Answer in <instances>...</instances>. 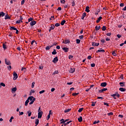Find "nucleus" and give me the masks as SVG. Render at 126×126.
I'll return each instance as SVG.
<instances>
[{
	"label": "nucleus",
	"instance_id": "39",
	"mask_svg": "<svg viewBox=\"0 0 126 126\" xmlns=\"http://www.w3.org/2000/svg\"><path fill=\"white\" fill-rule=\"evenodd\" d=\"M76 42L77 44H80V39H77L76 40Z\"/></svg>",
	"mask_w": 126,
	"mask_h": 126
},
{
	"label": "nucleus",
	"instance_id": "26",
	"mask_svg": "<svg viewBox=\"0 0 126 126\" xmlns=\"http://www.w3.org/2000/svg\"><path fill=\"white\" fill-rule=\"evenodd\" d=\"M66 21L65 20H63L61 23V25H64V23H65Z\"/></svg>",
	"mask_w": 126,
	"mask_h": 126
},
{
	"label": "nucleus",
	"instance_id": "64",
	"mask_svg": "<svg viewBox=\"0 0 126 126\" xmlns=\"http://www.w3.org/2000/svg\"><path fill=\"white\" fill-rule=\"evenodd\" d=\"M117 37H118V38H121V37H122V35L120 34H118L117 35Z\"/></svg>",
	"mask_w": 126,
	"mask_h": 126
},
{
	"label": "nucleus",
	"instance_id": "3",
	"mask_svg": "<svg viewBox=\"0 0 126 126\" xmlns=\"http://www.w3.org/2000/svg\"><path fill=\"white\" fill-rule=\"evenodd\" d=\"M92 45L93 47H98V46H99V45H100V43L93 42L92 43Z\"/></svg>",
	"mask_w": 126,
	"mask_h": 126
},
{
	"label": "nucleus",
	"instance_id": "23",
	"mask_svg": "<svg viewBox=\"0 0 126 126\" xmlns=\"http://www.w3.org/2000/svg\"><path fill=\"white\" fill-rule=\"evenodd\" d=\"M17 90V88H16V87L13 88L12 89V92H16Z\"/></svg>",
	"mask_w": 126,
	"mask_h": 126
},
{
	"label": "nucleus",
	"instance_id": "45",
	"mask_svg": "<svg viewBox=\"0 0 126 126\" xmlns=\"http://www.w3.org/2000/svg\"><path fill=\"white\" fill-rule=\"evenodd\" d=\"M61 25V24H60V23H56L55 24V26H56V27H59V26H60Z\"/></svg>",
	"mask_w": 126,
	"mask_h": 126
},
{
	"label": "nucleus",
	"instance_id": "47",
	"mask_svg": "<svg viewBox=\"0 0 126 126\" xmlns=\"http://www.w3.org/2000/svg\"><path fill=\"white\" fill-rule=\"evenodd\" d=\"M32 93H35V91L33 90H31V92H30V94L31 95V94H32Z\"/></svg>",
	"mask_w": 126,
	"mask_h": 126
},
{
	"label": "nucleus",
	"instance_id": "33",
	"mask_svg": "<svg viewBox=\"0 0 126 126\" xmlns=\"http://www.w3.org/2000/svg\"><path fill=\"white\" fill-rule=\"evenodd\" d=\"M52 54V55H57V51H56V49H54Z\"/></svg>",
	"mask_w": 126,
	"mask_h": 126
},
{
	"label": "nucleus",
	"instance_id": "14",
	"mask_svg": "<svg viewBox=\"0 0 126 126\" xmlns=\"http://www.w3.org/2000/svg\"><path fill=\"white\" fill-rule=\"evenodd\" d=\"M5 15V14L3 12H0V17H3Z\"/></svg>",
	"mask_w": 126,
	"mask_h": 126
},
{
	"label": "nucleus",
	"instance_id": "7",
	"mask_svg": "<svg viewBox=\"0 0 126 126\" xmlns=\"http://www.w3.org/2000/svg\"><path fill=\"white\" fill-rule=\"evenodd\" d=\"M42 116H43V112H39L38 113V119H41V118H42Z\"/></svg>",
	"mask_w": 126,
	"mask_h": 126
},
{
	"label": "nucleus",
	"instance_id": "63",
	"mask_svg": "<svg viewBox=\"0 0 126 126\" xmlns=\"http://www.w3.org/2000/svg\"><path fill=\"white\" fill-rule=\"evenodd\" d=\"M76 95H78V93H73L72 94L73 96H76Z\"/></svg>",
	"mask_w": 126,
	"mask_h": 126
},
{
	"label": "nucleus",
	"instance_id": "38",
	"mask_svg": "<svg viewBox=\"0 0 126 126\" xmlns=\"http://www.w3.org/2000/svg\"><path fill=\"white\" fill-rule=\"evenodd\" d=\"M61 124H64L65 123V121H64V120L63 119H62L61 121Z\"/></svg>",
	"mask_w": 126,
	"mask_h": 126
},
{
	"label": "nucleus",
	"instance_id": "19",
	"mask_svg": "<svg viewBox=\"0 0 126 126\" xmlns=\"http://www.w3.org/2000/svg\"><path fill=\"white\" fill-rule=\"evenodd\" d=\"M120 91H121V92H125V91H126V89L124 88H120L119 89Z\"/></svg>",
	"mask_w": 126,
	"mask_h": 126
},
{
	"label": "nucleus",
	"instance_id": "20",
	"mask_svg": "<svg viewBox=\"0 0 126 126\" xmlns=\"http://www.w3.org/2000/svg\"><path fill=\"white\" fill-rule=\"evenodd\" d=\"M4 19H10V17H9V16H8V15L7 14L5 15Z\"/></svg>",
	"mask_w": 126,
	"mask_h": 126
},
{
	"label": "nucleus",
	"instance_id": "10",
	"mask_svg": "<svg viewBox=\"0 0 126 126\" xmlns=\"http://www.w3.org/2000/svg\"><path fill=\"white\" fill-rule=\"evenodd\" d=\"M75 72V69L74 68H70V69H69V72H70V73H73Z\"/></svg>",
	"mask_w": 126,
	"mask_h": 126
},
{
	"label": "nucleus",
	"instance_id": "59",
	"mask_svg": "<svg viewBox=\"0 0 126 126\" xmlns=\"http://www.w3.org/2000/svg\"><path fill=\"white\" fill-rule=\"evenodd\" d=\"M58 73H59V71L57 70L53 73V74H58Z\"/></svg>",
	"mask_w": 126,
	"mask_h": 126
},
{
	"label": "nucleus",
	"instance_id": "49",
	"mask_svg": "<svg viewBox=\"0 0 126 126\" xmlns=\"http://www.w3.org/2000/svg\"><path fill=\"white\" fill-rule=\"evenodd\" d=\"M41 112H43L41 110V107H39L38 110V113H41Z\"/></svg>",
	"mask_w": 126,
	"mask_h": 126
},
{
	"label": "nucleus",
	"instance_id": "28",
	"mask_svg": "<svg viewBox=\"0 0 126 126\" xmlns=\"http://www.w3.org/2000/svg\"><path fill=\"white\" fill-rule=\"evenodd\" d=\"M1 86H3V87H5V84L3 83H1L0 84V88L1 87Z\"/></svg>",
	"mask_w": 126,
	"mask_h": 126
},
{
	"label": "nucleus",
	"instance_id": "16",
	"mask_svg": "<svg viewBox=\"0 0 126 126\" xmlns=\"http://www.w3.org/2000/svg\"><path fill=\"white\" fill-rule=\"evenodd\" d=\"M86 16V13L85 12L83 13L81 17V19L83 20L84 19V17Z\"/></svg>",
	"mask_w": 126,
	"mask_h": 126
},
{
	"label": "nucleus",
	"instance_id": "22",
	"mask_svg": "<svg viewBox=\"0 0 126 126\" xmlns=\"http://www.w3.org/2000/svg\"><path fill=\"white\" fill-rule=\"evenodd\" d=\"M35 124L36 126H38V125H39V119H35Z\"/></svg>",
	"mask_w": 126,
	"mask_h": 126
},
{
	"label": "nucleus",
	"instance_id": "12",
	"mask_svg": "<svg viewBox=\"0 0 126 126\" xmlns=\"http://www.w3.org/2000/svg\"><path fill=\"white\" fill-rule=\"evenodd\" d=\"M119 84L121 87H125L126 83L125 82H120Z\"/></svg>",
	"mask_w": 126,
	"mask_h": 126
},
{
	"label": "nucleus",
	"instance_id": "58",
	"mask_svg": "<svg viewBox=\"0 0 126 126\" xmlns=\"http://www.w3.org/2000/svg\"><path fill=\"white\" fill-rule=\"evenodd\" d=\"M72 58H73V56L72 55H69L68 57V59H69V60H70L71 59H72Z\"/></svg>",
	"mask_w": 126,
	"mask_h": 126
},
{
	"label": "nucleus",
	"instance_id": "40",
	"mask_svg": "<svg viewBox=\"0 0 126 126\" xmlns=\"http://www.w3.org/2000/svg\"><path fill=\"white\" fill-rule=\"evenodd\" d=\"M70 109H67L64 110V113H68V112H69L70 111Z\"/></svg>",
	"mask_w": 126,
	"mask_h": 126
},
{
	"label": "nucleus",
	"instance_id": "32",
	"mask_svg": "<svg viewBox=\"0 0 126 126\" xmlns=\"http://www.w3.org/2000/svg\"><path fill=\"white\" fill-rule=\"evenodd\" d=\"M112 55L114 56V57H117V53H116V52L113 51L112 53Z\"/></svg>",
	"mask_w": 126,
	"mask_h": 126
},
{
	"label": "nucleus",
	"instance_id": "43",
	"mask_svg": "<svg viewBox=\"0 0 126 126\" xmlns=\"http://www.w3.org/2000/svg\"><path fill=\"white\" fill-rule=\"evenodd\" d=\"M3 48L4 50L6 49V45H5L4 43L3 44Z\"/></svg>",
	"mask_w": 126,
	"mask_h": 126
},
{
	"label": "nucleus",
	"instance_id": "8",
	"mask_svg": "<svg viewBox=\"0 0 126 126\" xmlns=\"http://www.w3.org/2000/svg\"><path fill=\"white\" fill-rule=\"evenodd\" d=\"M100 86H101V87H106V86H107V83L106 82L102 83L100 84Z\"/></svg>",
	"mask_w": 126,
	"mask_h": 126
},
{
	"label": "nucleus",
	"instance_id": "36",
	"mask_svg": "<svg viewBox=\"0 0 126 126\" xmlns=\"http://www.w3.org/2000/svg\"><path fill=\"white\" fill-rule=\"evenodd\" d=\"M29 103V100L28 99H27L25 101V106H28Z\"/></svg>",
	"mask_w": 126,
	"mask_h": 126
},
{
	"label": "nucleus",
	"instance_id": "42",
	"mask_svg": "<svg viewBox=\"0 0 126 126\" xmlns=\"http://www.w3.org/2000/svg\"><path fill=\"white\" fill-rule=\"evenodd\" d=\"M83 110V108H79L78 112L79 113H81V112H82V110Z\"/></svg>",
	"mask_w": 126,
	"mask_h": 126
},
{
	"label": "nucleus",
	"instance_id": "50",
	"mask_svg": "<svg viewBox=\"0 0 126 126\" xmlns=\"http://www.w3.org/2000/svg\"><path fill=\"white\" fill-rule=\"evenodd\" d=\"M24 114V112L19 111V116H22V115H23Z\"/></svg>",
	"mask_w": 126,
	"mask_h": 126
},
{
	"label": "nucleus",
	"instance_id": "57",
	"mask_svg": "<svg viewBox=\"0 0 126 126\" xmlns=\"http://www.w3.org/2000/svg\"><path fill=\"white\" fill-rule=\"evenodd\" d=\"M7 68L9 70H11V65H9L7 67Z\"/></svg>",
	"mask_w": 126,
	"mask_h": 126
},
{
	"label": "nucleus",
	"instance_id": "30",
	"mask_svg": "<svg viewBox=\"0 0 126 126\" xmlns=\"http://www.w3.org/2000/svg\"><path fill=\"white\" fill-rule=\"evenodd\" d=\"M36 100V98H33V100H32L31 102L29 103L30 105H32L34 102H35V100Z\"/></svg>",
	"mask_w": 126,
	"mask_h": 126
},
{
	"label": "nucleus",
	"instance_id": "2",
	"mask_svg": "<svg viewBox=\"0 0 126 126\" xmlns=\"http://www.w3.org/2000/svg\"><path fill=\"white\" fill-rule=\"evenodd\" d=\"M111 96L112 97H117L118 98H120V94H119V93H116L113 94H111Z\"/></svg>",
	"mask_w": 126,
	"mask_h": 126
},
{
	"label": "nucleus",
	"instance_id": "60",
	"mask_svg": "<svg viewBox=\"0 0 126 126\" xmlns=\"http://www.w3.org/2000/svg\"><path fill=\"white\" fill-rule=\"evenodd\" d=\"M108 116H113V112L108 113Z\"/></svg>",
	"mask_w": 126,
	"mask_h": 126
},
{
	"label": "nucleus",
	"instance_id": "25",
	"mask_svg": "<svg viewBox=\"0 0 126 126\" xmlns=\"http://www.w3.org/2000/svg\"><path fill=\"white\" fill-rule=\"evenodd\" d=\"M52 47H53V45L50 46H47V47H46V48H45V50H46V51H48V50H50V49H51V48H52Z\"/></svg>",
	"mask_w": 126,
	"mask_h": 126
},
{
	"label": "nucleus",
	"instance_id": "31",
	"mask_svg": "<svg viewBox=\"0 0 126 126\" xmlns=\"http://www.w3.org/2000/svg\"><path fill=\"white\" fill-rule=\"evenodd\" d=\"M27 114H28L29 117H31V115L32 114V112H31V111H27Z\"/></svg>",
	"mask_w": 126,
	"mask_h": 126
},
{
	"label": "nucleus",
	"instance_id": "51",
	"mask_svg": "<svg viewBox=\"0 0 126 126\" xmlns=\"http://www.w3.org/2000/svg\"><path fill=\"white\" fill-rule=\"evenodd\" d=\"M34 43H35V44H37V42H36V41H35V40H32L31 42V45H33V44H34Z\"/></svg>",
	"mask_w": 126,
	"mask_h": 126
},
{
	"label": "nucleus",
	"instance_id": "17",
	"mask_svg": "<svg viewBox=\"0 0 126 126\" xmlns=\"http://www.w3.org/2000/svg\"><path fill=\"white\" fill-rule=\"evenodd\" d=\"M51 112H52V111L50 110L49 114V115H48V116L46 118L47 121L50 120V118H51V116L50 115H51Z\"/></svg>",
	"mask_w": 126,
	"mask_h": 126
},
{
	"label": "nucleus",
	"instance_id": "41",
	"mask_svg": "<svg viewBox=\"0 0 126 126\" xmlns=\"http://www.w3.org/2000/svg\"><path fill=\"white\" fill-rule=\"evenodd\" d=\"M21 22H23L22 20H23V18L22 16H20V19L19 20Z\"/></svg>",
	"mask_w": 126,
	"mask_h": 126
},
{
	"label": "nucleus",
	"instance_id": "29",
	"mask_svg": "<svg viewBox=\"0 0 126 126\" xmlns=\"http://www.w3.org/2000/svg\"><path fill=\"white\" fill-rule=\"evenodd\" d=\"M100 26H96L95 27V30H96V31H98V30H100Z\"/></svg>",
	"mask_w": 126,
	"mask_h": 126
},
{
	"label": "nucleus",
	"instance_id": "11",
	"mask_svg": "<svg viewBox=\"0 0 126 126\" xmlns=\"http://www.w3.org/2000/svg\"><path fill=\"white\" fill-rule=\"evenodd\" d=\"M35 99V98H34V97L33 96H29L28 98V99L29 100H30L31 101H33V100Z\"/></svg>",
	"mask_w": 126,
	"mask_h": 126
},
{
	"label": "nucleus",
	"instance_id": "34",
	"mask_svg": "<svg viewBox=\"0 0 126 126\" xmlns=\"http://www.w3.org/2000/svg\"><path fill=\"white\" fill-rule=\"evenodd\" d=\"M70 41L68 39H67L64 41V44H68V43H70Z\"/></svg>",
	"mask_w": 126,
	"mask_h": 126
},
{
	"label": "nucleus",
	"instance_id": "13",
	"mask_svg": "<svg viewBox=\"0 0 126 126\" xmlns=\"http://www.w3.org/2000/svg\"><path fill=\"white\" fill-rule=\"evenodd\" d=\"M35 24H36V21H32L30 23L31 26H34V25H35Z\"/></svg>",
	"mask_w": 126,
	"mask_h": 126
},
{
	"label": "nucleus",
	"instance_id": "15",
	"mask_svg": "<svg viewBox=\"0 0 126 126\" xmlns=\"http://www.w3.org/2000/svg\"><path fill=\"white\" fill-rule=\"evenodd\" d=\"M100 52H101L102 53H105V50L104 49L98 50L96 51V53H100Z\"/></svg>",
	"mask_w": 126,
	"mask_h": 126
},
{
	"label": "nucleus",
	"instance_id": "24",
	"mask_svg": "<svg viewBox=\"0 0 126 126\" xmlns=\"http://www.w3.org/2000/svg\"><path fill=\"white\" fill-rule=\"evenodd\" d=\"M78 121L79 123H81L82 122V117L80 116L79 118H78Z\"/></svg>",
	"mask_w": 126,
	"mask_h": 126
},
{
	"label": "nucleus",
	"instance_id": "35",
	"mask_svg": "<svg viewBox=\"0 0 126 126\" xmlns=\"http://www.w3.org/2000/svg\"><path fill=\"white\" fill-rule=\"evenodd\" d=\"M100 123V121L97 120V121H94L93 123V125H96V124H99Z\"/></svg>",
	"mask_w": 126,
	"mask_h": 126
},
{
	"label": "nucleus",
	"instance_id": "4",
	"mask_svg": "<svg viewBox=\"0 0 126 126\" xmlns=\"http://www.w3.org/2000/svg\"><path fill=\"white\" fill-rule=\"evenodd\" d=\"M5 63L7 65H10L11 64L10 61L7 59H5Z\"/></svg>",
	"mask_w": 126,
	"mask_h": 126
},
{
	"label": "nucleus",
	"instance_id": "54",
	"mask_svg": "<svg viewBox=\"0 0 126 126\" xmlns=\"http://www.w3.org/2000/svg\"><path fill=\"white\" fill-rule=\"evenodd\" d=\"M91 66L92 67H94V66H95V63H93L91 64Z\"/></svg>",
	"mask_w": 126,
	"mask_h": 126
},
{
	"label": "nucleus",
	"instance_id": "52",
	"mask_svg": "<svg viewBox=\"0 0 126 126\" xmlns=\"http://www.w3.org/2000/svg\"><path fill=\"white\" fill-rule=\"evenodd\" d=\"M72 6H74L75 5V2H74V1H73L72 2Z\"/></svg>",
	"mask_w": 126,
	"mask_h": 126
},
{
	"label": "nucleus",
	"instance_id": "55",
	"mask_svg": "<svg viewBox=\"0 0 126 126\" xmlns=\"http://www.w3.org/2000/svg\"><path fill=\"white\" fill-rule=\"evenodd\" d=\"M104 105H105V106H107V107H109V103L107 102H104Z\"/></svg>",
	"mask_w": 126,
	"mask_h": 126
},
{
	"label": "nucleus",
	"instance_id": "44",
	"mask_svg": "<svg viewBox=\"0 0 126 126\" xmlns=\"http://www.w3.org/2000/svg\"><path fill=\"white\" fill-rule=\"evenodd\" d=\"M102 31H105L106 30V26H103L102 28Z\"/></svg>",
	"mask_w": 126,
	"mask_h": 126
},
{
	"label": "nucleus",
	"instance_id": "6",
	"mask_svg": "<svg viewBox=\"0 0 126 126\" xmlns=\"http://www.w3.org/2000/svg\"><path fill=\"white\" fill-rule=\"evenodd\" d=\"M62 50H63L64 53H67L68 52V48L67 47H63L62 48Z\"/></svg>",
	"mask_w": 126,
	"mask_h": 126
},
{
	"label": "nucleus",
	"instance_id": "1",
	"mask_svg": "<svg viewBox=\"0 0 126 126\" xmlns=\"http://www.w3.org/2000/svg\"><path fill=\"white\" fill-rule=\"evenodd\" d=\"M13 80H16L17 78H18V75H17V73L15 72H14L13 73Z\"/></svg>",
	"mask_w": 126,
	"mask_h": 126
},
{
	"label": "nucleus",
	"instance_id": "9",
	"mask_svg": "<svg viewBox=\"0 0 126 126\" xmlns=\"http://www.w3.org/2000/svg\"><path fill=\"white\" fill-rule=\"evenodd\" d=\"M108 90V89L107 88H103L100 90L99 91V93H102V92H104V91H107Z\"/></svg>",
	"mask_w": 126,
	"mask_h": 126
},
{
	"label": "nucleus",
	"instance_id": "48",
	"mask_svg": "<svg viewBox=\"0 0 126 126\" xmlns=\"http://www.w3.org/2000/svg\"><path fill=\"white\" fill-rule=\"evenodd\" d=\"M34 86H35V82H32V88H34Z\"/></svg>",
	"mask_w": 126,
	"mask_h": 126
},
{
	"label": "nucleus",
	"instance_id": "27",
	"mask_svg": "<svg viewBox=\"0 0 126 126\" xmlns=\"http://www.w3.org/2000/svg\"><path fill=\"white\" fill-rule=\"evenodd\" d=\"M17 29H16V28L14 27H11L10 28V30H17Z\"/></svg>",
	"mask_w": 126,
	"mask_h": 126
},
{
	"label": "nucleus",
	"instance_id": "53",
	"mask_svg": "<svg viewBox=\"0 0 126 126\" xmlns=\"http://www.w3.org/2000/svg\"><path fill=\"white\" fill-rule=\"evenodd\" d=\"M45 92V90H42L39 92V94H43Z\"/></svg>",
	"mask_w": 126,
	"mask_h": 126
},
{
	"label": "nucleus",
	"instance_id": "61",
	"mask_svg": "<svg viewBox=\"0 0 126 126\" xmlns=\"http://www.w3.org/2000/svg\"><path fill=\"white\" fill-rule=\"evenodd\" d=\"M95 102H92L91 106L92 107H95Z\"/></svg>",
	"mask_w": 126,
	"mask_h": 126
},
{
	"label": "nucleus",
	"instance_id": "21",
	"mask_svg": "<svg viewBox=\"0 0 126 126\" xmlns=\"http://www.w3.org/2000/svg\"><path fill=\"white\" fill-rule=\"evenodd\" d=\"M85 11H86V12H90V10H89V6H87L86 7Z\"/></svg>",
	"mask_w": 126,
	"mask_h": 126
},
{
	"label": "nucleus",
	"instance_id": "37",
	"mask_svg": "<svg viewBox=\"0 0 126 126\" xmlns=\"http://www.w3.org/2000/svg\"><path fill=\"white\" fill-rule=\"evenodd\" d=\"M13 119H14L13 116H11L10 120H9L10 123H12V120H13Z\"/></svg>",
	"mask_w": 126,
	"mask_h": 126
},
{
	"label": "nucleus",
	"instance_id": "18",
	"mask_svg": "<svg viewBox=\"0 0 126 126\" xmlns=\"http://www.w3.org/2000/svg\"><path fill=\"white\" fill-rule=\"evenodd\" d=\"M101 19H102L101 16H100L99 18H98L97 20H96V23H99Z\"/></svg>",
	"mask_w": 126,
	"mask_h": 126
},
{
	"label": "nucleus",
	"instance_id": "56",
	"mask_svg": "<svg viewBox=\"0 0 126 126\" xmlns=\"http://www.w3.org/2000/svg\"><path fill=\"white\" fill-rule=\"evenodd\" d=\"M79 38L80 39V40H82V39H83V35H80Z\"/></svg>",
	"mask_w": 126,
	"mask_h": 126
},
{
	"label": "nucleus",
	"instance_id": "46",
	"mask_svg": "<svg viewBox=\"0 0 126 126\" xmlns=\"http://www.w3.org/2000/svg\"><path fill=\"white\" fill-rule=\"evenodd\" d=\"M50 29L51 30H54V29H55V25H53L52 26L50 27Z\"/></svg>",
	"mask_w": 126,
	"mask_h": 126
},
{
	"label": "nucleus",
	"instance_id": "62",
	"mask_svg": "<svg viewBox=\"0 0 126 126\" xmlns=\"http://www.w3.org/2000/svg\"><path fill=\"white\" fill-rule=\"evenodd\" d=\"M32 20H33V18H30L28 19L29 22H30V21H32Z\"/></svg>",
	"mask_w": 126,
	"mask_h": 126
},
{
	"label": "nucleus",
	"instance_id": "5",
	"mask_svg": "<svg viewBox=\"0 0 126 126\" xmlns=\"http://www.w3.org/2000/svg\"><path fill=\"white\" fill-rule=\"evenodd\" d=\"M57 62H59V59H58V57H56L52 61V63H57Z\"/></svg>",
	"mask_w": 126,
	"mask_h": 126
}]
</instances>
